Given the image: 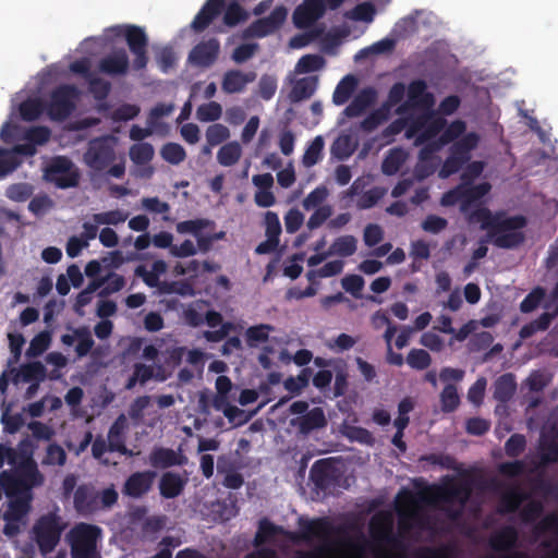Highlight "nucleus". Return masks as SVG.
Segmentation results:
<instances>
[{
	"label": "nucleus",
	"mask_w": 558,
	"mask_h": 558,
	"mask_svg": "<svg viewBox=\"0 0 558 558\" xmlns=\"http://www.w3.org/2000/svg\"><path fill=\"white\" fill-rule=\"evenodd\" d=\"M230 137L229 129L220 123L211 124L206 130V141L209 147H215Z\"/></svg>",
	"instance_id": "obj_52"
},
{
	"label": "nucleus",
	"mask_w": 558,
	"mask_h": 558,
	"mask_svg": "<svg viewBox=\"0 0 558 558\" xmlns=\"http://www.w3.org/2000/svg\"><path fill=\"white\" fill-rule=\"evenodd\" d=\"M126 428V417L124 414H120L110 426L108 432V444L110 451H117L118 453H134L132 450H129L124 444V433Z\"/></svg>",
	"instance_id": "obj_25"
},
{
	"label": "nucleus",
	"mask_w": 558,
	"mask_h": 558,
	"mask_svg": "<svg viewBox=\"0 0 558 558\" xmlns=\"http://www.w3.org/2000/svg\"><path fill=\"white\" fill-rule=\"evenodd\" d=\"M37 543L44 554L51 551L59 542L61 526L56 515L44 517L35 526Z\"/></svg>",
	"instance_id": "obj_14"
},
{
	"label": "nucleus",
	"mask_w": 558,
	"mask_h": 558,
	"mask_svg": "<svg viewBox=\"0 0 558 558\" xmlns=\"http://www.w3.org/2000/svg\"><path fill=\"white\" fill-rule=\"evenodd\" d=\"M326 64L324 57L319 54H305L296 63L298 73H311L322 70Z\"/></svg>",
	"instance_id": "obj_46"
},
{
	"label": "nucleus",
	"mask_w": 558,
	"mask_h": 558,
	"mask_svg": "<svg viewBox=\"0 0 558 558\" xmlns=\"http://www.w3.org/2000/svg\"><path fill=\"white\" fill-rule=\"evenodd\" d=\"M256 80V73L253 71L242 72L240 70H229L223 74L221 88L227 94H236L245 89L246 85Z\"/></svg>",
	"instance_id": "obj_21"
},
{
	"label": "nucleus",
	"mask_w": 558,
	"mask_h": 558,
	"mask_svg": "<svg viewBox=\"0 0 558 558\" xmlns=\"http://www.w3.org/2000/svg\"><path fill=\"white\" fill-rule=\"evenodd\" d=\"M155 474L143 472L132 475L124 485V493L131 497H140L150 488Z\"/></svg>",
	"instance_id": "obj_29"
},
{
	"label": "nucleus",
	"mask_w": 558,
	"mask_h": 558,
	"mask_svg": "<svg viewBox=\"0 0 558 558\" xmlns=\"http://www.w3.org/2000/svg\"><path fill=\"white\" fill-rule=\"evenodd\" d=\"M327 196V189L325 186H317L303 199L304 209L310 210L312 208L319 207Z\"/></svg>",
	"instance_id": "obj_60"
},
{
	"label": "nucleus",
	"mask_w": 558,
	"mask_h": 558,
	"mask_svg": "<svg viewBox=\"0 0 558 558\" xmlns=\"http://www.w3.org/2000/svg\"><path fill=\"white\" fill-rule=\"evenodd\" d=\"M408 104L415 108L428 109L434 106L435 98L427 90V84L424 80L412 81L407 89Z\"/></svg>",
	"instance_id": "obj_20"
},
{
	"label": "nucleus",
	"mask_w": 558,
	"mask_h": 558,
	"mask_svg": "<svg viewBox=\"0 0 558 558\" xmlns=\"http://www.w3.org/2000/svg\"><path fill=\"white\" fill-rule=\"evenodd\" d=\"M405 361L411 368L424 371L430 366L432 356L424 349H411Z\"/></svg>",
	"instance_id": "obj_43"
},
{
	"label": "nucleus",
	"mask_w": 558,
	"mask_h": 558,
	"mask_svg": "<svg viewBox=\"0 0 558 558\" xmlns=\"http://www.w3.org/2000/svg\"><path fill=\"white\" fill-rule=\"evenodd\" d=\"M355 150L350 135H339L330 146V154L337 160L343 161L348 159Z\"/></svg>",
	"instance_id": "obj_33"
},
{
	"label": "nucleus",
	"mask_w": 558,
	"mask_h": 558,
	"mask_svg": "<svg viewBox=\"0 0 558 558\" xmlns=\"http://www.w3.org/2000/svg\"><path fill=\"white\" fill-rule=\"evenodd\" d=\"M311 371L304 368L298 377L290 376L283 381L284 388L294 395H299L308 385Z\"/></svg>",
	"instance_id": "obj_57"
},
{
	"label": "nucleus",
	"mask_w": 558,
	"mask_h": 558,
	"mask_svg": "<svg viewBox=\"0 0 558 558\" xmlns=\"http://www.w3.org/2000/svg\"><path fill=\"white\" fill-rule=\"evenodd\" d=\"M116 140L110 135L90 140L83 155L84 163L96 174L105 170L116 161Z\"/></svg>",
	"instance_id": "obj_7"
},
{
	"label": "nucleus",
	"mask_w": 558,
	"mask_h": 558,
	"mask_svg": "<svg viewBox=\"0 0 558 558\" xmlns=\"http://www.w3.org/2000/svg\"><path fill=\"white\" fill-rule=\"evenodd\" d=\"M225 10V0H206L191 23L195 33L204 32Z\"/></svg>",
	"instance_id": "obj_18"
},
{
	"label": "nucleus",
	"mask_w": 558,
	"mask_h": 558,
	"mask_svg": "<svg viewBox=\"0 0 558 558\" xmlns=\"http://www.w3.org/2000/svg\"><path fill=\"white\" fill-rule=\"evenodd\" d=\"M288 10L283 5L276 7L268 16L251 23L243 32L244 38H264L281 28L287 20Z\"/></svg>",
	"instance_id": "obj_11"
},
{
	"label": "nucleus",
	"mask_w": 558,
	"mask_h": 558,
	"mask_svg": "<svg viewBox=\"0 0 558 558\" xmlns=\"http://www.w3.org/2000/svg\"><path fill=\"white\" fill-rule=\"evenodd\" d=\"M344 436L351 441H357L364 445H373L375 441L373 434L368 429L360 426H345Z\"/></svg>",
	"instance_id": "obj_55"
},
{
	"label": "nucleus",
	"mask_w": 558,
	"mask_h": 558,
	"mask_svg": "<svg viewBox=\"0 0 558 558\" xmlns=\"http://www.w3.org/2000/svg\"><path fill=\"white\" fill-rule=\"evenodd\" d=\"M128 219V214L120 210H109L105 213L95 214L93 220L98 225H119Z\"/></svg>",
	"instance_id": "obj_58"
},
{
	"label": "nucleus",
	"mask_w": 558,
	"mask_h": 558,
	"mask_svg": "<svg viewBox=\"0 0 558 558\" xmlns=\"http://www.w3.org/2000/svg\"><path fill=\"white\" fill-rule=\"evenodd\" d=\"M364 279L360 275H347L341 280L342 288L356 299L362 296L361 291L364 288Z\"/></svg>",
	"instance_id": "obj_59"
},
{
	"label": "nucleus",
	"mask_w": 558,
	"mask_h": 558,
	"mask_svg": "<svg viewBox=\"0 0 558 558\" xmlns=\"http://www.w3.org/2000/svg\"><path fill=\"white\" fill-rule=\"evenodd\" d=\"M223 11V24L228 27H234L248 19V13L235 1L230 2L227 8L225 7Z\"/></svg>",
	"instance_id": "obj_36"
},
{
	"label": "nucleus",
	"mask_w": 558,
	"mask_h": 558,
	"mask_svg": "<svg viewBox=\"0 0 558 558\" xmlns=\"http://www.w3.org/2000/svg\"><path fill=\"white\" fill-rule=\"evenodd\" d=\"M275 330V327L269 324H259L251 326L245 331V341L250 348H256L260 343H265L269 339V333Z\"/></svg>",
	"instance_id": "obj_31"
},
{
	"label": "nucleus",
	"mask_w": 558,
	"mask_h": 558,
	"mask_svg": "<svg viewBox=\"0 0 558 558\" xmlns=\"http://www.w3.org/2000/svg\"><path fill=\"white\" fill-rule=\"evenodd\" d=\"M330 525L326 520H306L300 523V534L294 535L263 520L256 534V543H296L300 538L308 542H317L320 546L313 553L303 555L302 558H362L359 548L347 549L329 543Z\"/></svg>",
	"instance_id": "obj_3"
},
{
	"label": "nucleus",
	"mask_w": 558,
	"mask_h": 558,
	"mask_svg": "<svg viewBox=\"0 0 558 558\" xmlns=\"http://www.w3.org/2000/svg\"><path fill=\"white\" fill-rule=\"evenodd\" d=\"M162 159L171 165H179L186 158V153L183 146L178 143H167L160 150Z\"/></svg>",
	"instance_id": "obj_49"
},
{
	"label": "nucleus",
	"mask_w": 558,
	"mask_h": 558,
	"mask_svg": "<svg viewBox=\"0 0 558 558\" xmlns=\"http://www.w3.org/2000/svg\"><path fill=\"white\" fill-rule=\"evenodd\" d=\"M4 463L10 468L0 474V485L9 499L8 510L3 514V531L13 536L25 525L32 500L31 489L41 483V476L32 456H0V468Z\"/></svg>",
	"instance_id": "obj_2"
},
{
	"label": "nucleus",
	"mask_w": 558,
	"mask_h": 558,
	"mask_svg": "<svg viewBox=\"0 0 558 558\" xmlns=\"http://www.w3.org/2000/svg\"><path fill=\"white\" fill-rule=\"evenodd\" d=\"M242 155L241 145L233 141L220 147L217 153V160L223 167H231L235 165Z\"/></svg>",
	"instance_id": "obj_32"
},
{
	"label": "nucleus",
	"mask_w": 558,
	"mask_h": 558,
	"mask_svg": "<svg viewBox=\"0 0 558 558\" xmlns=\"http://www.w3.org/2000/svg\"><path fill=\"white\" fill-rule=\"evenodd\" d=\"M220 44L216 38L198 43L189 53V61L199 68L210 66L218 58Z\"/></svg>",
	"instance_id": "obj_16"
},
{
	"label": "nucleus",
	"mask_w": 558,
	"mask_h": 558,
	"mask_svg": "<svg viewBox=\"0 0 558 558\" xmlns=\"http://www.w3.org/2000/svg\"><path fill=\"white\" fill-rule=\"evenodd\" d=\"M385 194L386 189L379 186L372 187L360 195L356 206L360 209H369L374 207L385 196Z\"/></svg>",
	"instance_id": "obj_53"
},
{
	"label": "nucleus",
	"mask_w": 558,
	"mask_h": 558,
	"mask_svg": "<svg viewBox=\"0 0 558 558\" xmlns=\"http://www.w3.org/2000/svg\"><path fill=\"white\" fill-rule=\"evenodd\" d=\"M326 12L324 0H303L293 11L292 22L299 29L313 26Z\"/></svg>",
	"instance_id": "obj_12"
},
{
	"label": "nucleus",
	"mask_w": 558,
	"mask_h": 558,
	"mask_svg": "<svg viewBox=\"0 0 558 558\" xmlns=\"http://www.w3.org/2000/svg\"><path fill=\"white\" fill-rule=\"evenodd\" d=\"M480 143V135L475 132H469L461 138L453 142L449 148V155L439 169V177L447 179L459 172L472 157L474 150Z\"/></svg>",
	"instance_id": "obj_6"
},
{
	"label": "nucleus",
	"mask_w": 558,
	"mask_h": 558,
	"mask_svg": "<svg viewBox=\"0 0 558 558\" xmlns=\"http://www.w3.org/2000/svg\"><path fill=\"white\" fill-rule=\"evenodd\" d=\"M33 194V186L28 183L11 184L7 191L5 196L14 202H25Z\"/></svg>",
	"instance_id": "obj_56"
},
{
	"label": "nucleus",
	"mask_w": 558,
	"mask_h": 558,
	"mask_svg": "<svg viewBox=\"0 0 558 558\" xmlns=\"http://www.w3.org/2000/svg\"><path fill=\"white\" fill-rule=\"evenodd\" d=\"M463 215L470 225L480 223L482 230H487L497 247L514 248L525 240L522 230L527 226V219L523 215L507 216L504 211L493 214L483 205L471 208Z\"/></svg>",
	"instance_id": "obj_4"
},
{
	"label": "nucleus",
	"mask_w": 558,
	"mask_h": 558,
	"mask_svg": "<svg viewBox=\"0 0 558 558\" xmlns=\"http://www.w3.org/2000/svg\"><path fill=\"white\" fill-rule=\"evenodd\" d=\"M441 410L445 413H451L460 404V397L457 387L451 384H447L440 393Z\"/></svg>",
	"instance_id": "obj_42"
},
{
	"label": "nucleus",
	"mask_w": 558,
	"mask_h": 558,
	"mask_svg": "<svg viewBox=\"0 0 558 558\" xmlns=\"http://www.w3.org/2000/svg\"><path fill=\"white\" fill-rule=\"evenodd\" d=\"M154 147L149 143H137L130 147V159L138 166L148 163L154 158Z\"/></svg>",
	"instance_id": "obj_38"
},
{
	"label": "nucleus",
	"mask_w": 558,
	"mask_h": 558,
	"mask_svg": "<svg viewBox=\"0 0 558 558\" xmlns=\"http://www.w3.org/2000/svg\"><path fill=\"white\" fill-rule=\"evenodd\" d=\"M487 380L485 377H480L469 388L468 399L471 403L475 405L482 404L485 396Z\"/></svg>",
	"instance_id": "obj_61"
},
{
	"label": "nucleus",
	"mask_w": 558,
	"mask_h": 558,
	"mask_svg": "<svg viewBox=\"0 0 558 558\" xmlns=\"http://www.w3.org/2000/svg\"><path fill=\"white\" fill-rule=\"evenodd\" d=\"M404 162V156L400 149H391L381 162V171L386 175L396 174Z\"/></svg>",
	"instance_id": "obj_44"
},
{
	"label": "nucleus",
	"mask_w": 558,
	"mask_h": 558,
	"mask_svg": "<svg viewBox=\"0 0 558 558\" xmlns=\"http://www.w3.org/2000/svg\"><path fill=\"white\" fill-rule=\"evenodd\" d=\"M11 374L13 375L11 380L15 385L20 381L41 383L47 376V369L41 362L35 361L21 365L20 369L12 368Z\"/></svg>",
	"instance_id": "obj_23"
},
{
	"label": "nucleus",
	"mask_w": 558,
	"mask_h": 558,
	"mask_svg": "<svg viewBox=\"0 0 558 558\" xmlns=\"http://www.w3.org/2000/svg\"><path fill=\"white\" fill-rule=\"evenodd\" d=\"M327 418L322 408L316 407L292 421L294 426L303 435H308L313 430L320 429L327 426Z\"/></svg>",
	"instance_id": "obj_22"
},
{
	"label": "nucleus",
	"mask_w": 558,
	"mask_h": 558,
	"mask_svg": "<svg viewBox=\"0 0 558 558\" xmlns=\"http://www.w3.org/2000/svg\"><path fill=\"white\" fill-rule=\"evenodd\" d=\"M87 83H88V90L90 94H93L95 99L105 100L109 96L110 90H111L110 82L93 74L87 80Z\"/></svg>",
	"instance_id": "obj_51"
},
{
	"label": "nucleus",
	"mask_w": 558,
	"mask_h": 558,
	"mask_svg": "<svg viewBox=\"0 0 558 558\" xmlns=\"http://www.w3.org/2000/svg\"><path fill=\"white\" fill-rule=\"evenodd\" d=\"M356 86L357 78L352 74L345 75L336 86L332 95L333 104L337 106L344 105L354 93Z\"/></svg>",
	"instance_id": "obj_30"
},
{
	"label": "nucleus",
	"mask_w": 558,
	"mask_h": 558,
	"mask_svg": "<svg viewBox=\"0 0 558 558\" xmlns=\"http://www.w3.org/2000/svg\"><path fill=\"white\" fill-rule=\"evenodd\" d=\"M490 428V422L482 417H471L465 422V430L470 435L482 436Z\"/></svg>",
	"instance_id": "obj_63"
},
{
	"label": "nucleus",
	"mask_w": 558,
	"mask_h": 558,
	"mask_svg": "<svg viewBox=\"0 0 558 558\" xmlns=\"http://www.w3.org/2000/svg\"><path fill=\"white\" fill-rule=\"evenodd\" d=\"M388 119V109L387 108H378L372 111L367 117L363 119L361 122V129L364 132H373L380 124H383Z\"/></svg>",
	"instance_id": "obj_54"
},
{
	"label": "nucleus",
	"mask_w": 558,
	"mask_h": 558,
	"mask_svg": "<svg viewBox=\"0 0 558 558\" xmlns=\"http://www.w3.org/2000/svg\"><path fill=\"white\" fill-rule=\"evenodd\" d=\"M492 185L488 182L471 184L460 182L454 187L442 194L440 204L445 207L459 205L460 213H468L471 208L482 205V199L490 192Z\"/></svg>",
	"instance_id": "obj_5"
},
{
	"label": "nucleus",
	"mask_w": 558,
	"mask_h": 558,
	"mask_svg": "<svg viewBox=\"0 0 558 558\" xmlns=\"http://www.w3.org/2000/svg\"><path fill=\"white\" fill-rule=\"evenodd\" d=\"M448 226L447 219L436 216L428 215L422 222V229L425 232L437 234L445 230Z\"/></svg>",
	"instance_id": "obj_64"
},
{
	"label": "nucleus",
	"mask_w": 558,
	"mask_h": 558,
	"mask_svg": "<svg viewBox=\"0 0 558 558\" xmlns=\"http://www.w3.org/2000/svg\"><path fill=\"white\" fill-rule=\"evenodd\" d=\"M72 163L64 157L57 158L49 168V173L58 174L54 181L58 187L69 189L78 184V173L71 170Z\"/></svg>",
	"instance_id": "obj_19"
},
{
	"label": "nucleus",
	"mask_w": 558,
	"mask_h": 558,
	"mask_svg": "<svg viewBox=\"0 0 558 558\" xmlns=\"http://www.w3.org/2000/svg\"><path fill=\"white\" fill-rule=\"evenodd\" d=\"M466 130V123L463 120H454L440 134V144L448 145L461 138Z\"/></svg>",
	"instance_id": "obj_45"
},
{
	"label": "nucleus",
	"mask_w": 558,
	"mask_h": 558,
	"mask_svg": "<svg viewBox=\"0 0 558 558\" xmlns=\"http://www.w3.org/2000/svg\"><path fill=\"white\" fill-rule=\"evenodd\" d=\"M324 140L322 136H316L305 149L302 158V163L306 168L315 166L323 157Z\"/></svg>",
	"instance_id": "obj_40"
},
{
	"label": "nucleus",
	"mask_w": 558,
	"mask_h": 558,
	"mask_svg": "<svg viewBox=\"0 0 558 558\" xmlns=\"http://www.w3.org/2000/svg\"><path fill=\"white\" fill-rule=\"evenodd\" d=\"M117 36L123 35L130 51L134 54L133 69L135 71L144 70L148 63V37L145 31L137 25H126L112 27Z\"/></svg>",
	"instance_id": "obj_9"
},
{
	"label": "nucleus",
	"mask_w": 558,
	"mask_h": 558,
	"mask_svg": "<svg viewBox=\"0 0 558 558\" xmlns=\"http://www.w3.org/2000/svg\"><path fill=\"white\" fill-rule=\"evenodd\" d=\"M80 95L81 93L75 85L62 84L57 86L45 104L49 118L58 122L66 120L75 110Z\"/></svg>",
	"instance_id": "obj_8"
},
{
	"label": "nucleus",
	"mask_w": 558,
	"mask_h": 558,
	"mask_svg": "<svg viewBox=\"0 0 558 558\" xmlns=\"http://www.w3.org/2000/svg\"><path fill=\"white\" fill-rule=\"evenodd\" d=\"M51 343V333L47 330H44L37 333L29 343V347L26 351V355L29 357H36L41 355Z\"/></svg>",
	"instance_id": "obj_47"
},
{
	"label": "nucleus",
	"mask_w": 558,
	"mask_h": 558,
	"mask_svg": "<svg viewBox=\"0 0 558 558\" xmlns=\"http://www.w3.org/2000/svg\"><path fill=\"white\" fill-rule=\"evenodd\" d=\"M375 14L376 9L372 2H362L356 4L352 10L347 11L344 17L351 21L371 23Z\"/></svg>",
	"instance_id": "obj_37"
},
{
	"label": "nucleus",
	"mask_w": 558,
	"mask_h": 558,
	"mask_svg": "<svg viewBox=\"0 0 558 558\" xmlns=\"http://www.w3.org/2000/svg\"><path fill=\"white\" fill-rule=\"evenodd\" d=\"M342 468L339 459L328 458L320 460L314 464L311 470V477L318 486H326L329 482L333 481L338 485L348 487L350 485L348 478L343 482L340 481L338 472Z\"/></svg>",
	"instance_id": "obj_13"
},
{
	"label": "nucleus",
	"mask_w": 558,
	"mask_h": 558,
	"mask_svg": "<svg viewBox=\"0 0 558 558\" xmlns=\"http://www.w3.org/2000/svg\"><path fill=\"white\" fill-rule=\"evenodd\" d=\"M466 480H449L442 485H425L415 482V490L402 489L396 498L399 515V529L405 534L413 526H424L423 510L425 506L441 507L454 518L470 495Z\"/></svg>",
	"instance_id": "obj_1"
},
{
	"label": "nucleus",
	"mask_w": 558,
	"mask_h": 558,
	"mask_svg": "<svg viewBox=\"0 0 558 558\" xmlns=\"http://www.w3.org/2000/svg\"><path fill=\"white\" fill-rule=\"evenodd\" d=\"M130 68L125 49L120 48L104 57L98 63V70L110 76L125 75Z\"/></svg>",
	"instance_id": "obj_17"
},
{
	"label": "nucleus",
	"mask_w": 558,
	"mask_h": 558,
	"mask_svg": "<svg viewBox=\"0 0 558 558\" xmlns=\"http://www.w3.org/2000/svg\"><path fill=\"white\" fill-rule=\"evenodd\" d=\"M184 486L183 480L173 473H166L160 481V493L166 498L178 496Z\"/></svg>",
	"instance_id": "obj_35"
},
{
	"label": "nucleus",
	"mask_w": 558,
	"mask_h": 558,
	"mask_svg": "<svg viewBox=\"0 0 558 558\" xmlns=\"http://www.w3.org/2000/svg\"><path fill=\"white\" fill-rule=\"evenodd\" d=\"M445 120H433L429 122L423 120L413 121L405 131L408 138L415 137L416 146L423 145L425 142L436 140L435 137L441 132Z\"/></svg>",
	"instance_id": "obj_15"
},
{
	"label": "nucleus",
	"mask_w": 558,
	"mask_h": 558,
	"mask_svg": "<svg viewBox=\"0 0 558 558\" xmlns=\"http://www.w3.org/2000/svg\"><path fill=\"white\" fill-rule=\"evenodd\" d=\"M546 296V291L542 287L534 288L520 303V311L524 314L535 311Z\"/></svg>",
	"instance_id": "obj_50"
},
{
	"label": "nucleus",
	"mask_w": 558,
	"mask_h": 558,
	"mask_svg": "<svg viewBox=\"0 0 558 558\" xmlns=\"http://www.w3.org/2000/svg\"><path fill=\"white\" fill-rule=\"evenodd\" d=\"M328 251L330 255L352 256L356 252V239L349 234L339 236L333 241Z\"/></svg>",
	"instance_id": "obj_34"
},
{
	"label": "nucleus",
	"mask_w": 558,
	"mask_h": 558,
	"mask_svg": "<svg viewBox=\"0 0 558 558\" xmlns=\"http://www.w3.org/2000/svg\"><path fill=\"white\" fill-rule=\"evenodd\" d=\"M393 512L381 511L374 515L371 521V533L377 541H385L389 537L393 527Z\"/></svg>",
	"instance_id": "obj_27"
},
{
	"label": "nucleus",
	"mask_w": 558,
	"mask_h": 558,
	"mask_svg": "<svg viewBox=\"0 0 558 558\" xmlns=\"http://www.w3.org/2000/svg\"><path fill=\"white\" fill-rule=\"evenodd\" d=\"M377 93L373 87L361 89L352 101L345 107L343 113L348 118H356L365 112L367 108L375 104Z\"/></svg>",
	"instance_id": "obj_24"
},
{
	"label": "nucleus",
	"mask_w": 558,
	"mask_h": 558,
	"mask_svg": "<svg viewBox=\"0 0 558 558\" xmlns=\"http://www.w3.org/2000/svg\"><path fill=\"white\" fill-rule=\"evenodd\" d=\"M99 529L88 524H78L69 534L74 558H99L96 551V543Z\"/></svg>",
	"instance_id": "obj_10"
},
{
	"label": "nucleus",
	"mask_w": 558,
	"mask_h": 558,
	"mask_svg": "<svg viewBox=\"0 0 558 558\" xmlns=\"http://www.w3.org/2000/svg\"><path fill=\"white\" fill-rule=\"evenodd\" d=\"M20 114L24 121H35L37 120L44 110H46V106L38 98H29L20 104Z\"/></svg>",
	"instance_id": "obj_39"
},
{
	"label": "nucleus",
	"mask_w": 558,
	"mask_h": 558,
	"mask_svg": "<svg viewBox=\"0 0 558 558\" xmlns=\"http://www.w3.org/2000/svg\"><path fill=\"white\" fill-rule=\"evenodd\" d=\"M214 221L209 219L198 218L178 222L175 230L180 234L191 233L196 238L202 233L203 229L214 227Z\"/></svg>",
	"instance_id": "obj_41"
},
{
	"label": "nucleus",
	"mask_w": 558,
	"mask_h": 558,
	"mask_svg": "<svg viewBox=\"0 0 558 558\" xmlns=\"http://www.w3.org/2000/svg\"><path fill=\"white\" fill-rule=\"evenodd\" d=\"M517 391L515 376L512 373L500 375L493 385V397L500 403L509 402Z\"/></svg>",
	"instance_id": "obj_26"
},
{
	"label": "nucleus",
	"mask_w": 558,
	"mask_h": 558,
	"mask_svg": "<svg viewBox=\"0 0 558 558\" xmlns=\"http://www.w3.org/2000/svg\"><path fill=\"white\" fill-rule=\"evenodd\" d=\"M222 107L217 101H209L198 106L196 118L201 122H214L220 119Z\"/></svg>",
	"instance_id": "obj_48"
},
{
	"label": "nucleus",
	"mask_w": 558,
	"mask_h": 558,
	"mask_svg": "<svg viewBox=\"0 0 558 558\" xmlns=\"http://www.w3.org/2000/svg\"><path fill=\"white\" fill-rule=\"evenodd\" d=\"M150 398L148 396L137 397L129 408V416L138 423L144 417V410L149 405Z\"/></svg>",
	"instance_id": "obj_62"
},
{
	"label": "nucleus",
	"mask_w": 558,
	"mask_h": 558,
	"mask_svg": "<svg viewBox=\"0 0 558 558\" xmlns=\"http://www.w3.org/2000/svg\"><path fill=\"white\" fill-rule=\"evenodd\" d=\"M318 86L317 76H305L299 78L293 84L289 98L292 102H300L302 100L311 98L316 92Z\"/></svg>",
	"instance_id": "obj_28"
}]
</instances>
